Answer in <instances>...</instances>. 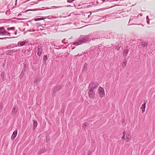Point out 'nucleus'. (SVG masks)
<instances>
[{
	"mask_svg": "<svg viewBox=\"0 0 155 155\" xmlns=\"http://www.w3.org/2000/svg\"><path fill=\"white\" fill-rule=\"evenodd\" d=\"M139 15L140 16H142V13H140L139 14Z\"/></svg>",
	"mask_w": 155,
	"mask_h": 155,
	"instance_id": "nucleus-47",
	"label": "nucleus"
},
{
	"mask_svg": "<svg viewBox=\"0 0 155 155\" xmlns=\"http://www.w3.org/2000/svg\"><path fill=\"white\" fill-rule=\"evenodd\" d=\"M147 24H150V23H149L150 21H149V20H147Z\"/></svg>",
	"mask_w": 155,
	"mask_h": 155,
	"instance_id": "nucleus-39",
	"label": "nucleus"
},
{
	"mask_svg": "<svg viewBox=\"0 0 155 155\" xmlns=\"http://www.w3.org/2000/svg\"><path fill=\"white\" fill-rule=\"evenodd\" d=\"M7 38V37H5V38H1V39H5V40H6V39L7 38Z\"/></svg>",
	"mask_w": 155,
	"mask_h": 155,
	"instance_id": "nucleus-33",
	"label": "nucleus"
},
{
	"mask_svg": "<svg viewBox=\"0 0 155 155\" xmlns=\"http://www.w3.org/2000/svg\"><path fill=\"white\" fill-rule=\"evenodd\" d=\"M111 45H112V46H113V44H111Z\"/></svg>",
	"mask_w": 155,
	"mask_h": 155,
	"instance_id": "nucleus-60",
	"label": "nucleus"
},
{
	"mask_svg": "<svg viewBox=\"0 0 155 155\" xmlns=\"http://www.w3.org/2000/svg\"><path fill=\"white\" fill-rule=\"evenodd\" d=\"M123 135H124L125 136V135L126 134V132L125 131H124L123 133Z\"/></svg>",
	"mask_w": 155,
	"mask_h": 155,
	"instance_id": "nucleus-38",
	"label": "nucleus"
},
{
	"mask_svg": "<svg viewBox=\"0 0 155 155\" xmlns=\"http://www.w3.org/2000/svg\"><path fill=\"white\" fill-rule=\"evenodd\" d=\"M17 134V130H15L13 133L12 136H11V139L12 140H13L16 137V135Z\"/></svg>",
	"mask_w": 155,
	"mask_h": 155,
	"instance_id": "nucleus-9",
	"label": "nucleus"
},
{
	"mask_svg": "<svg viewBox=\"0 0 155 155\" xmlns=\"http://www.w3.org/2000/svg\"><path fill=\"white\" fill-rule=\"evenodd\" d=\"M128 52V49H125L123 52V55L124 56H126Z\"/></svg>",
	"mask_w": 155,
	"mask_h": 155,
	"instance_id": "nucleus-16",
	"label": "nucleus"
},
{
	"mask_svg": "<svg viewBox=\"0 0 155 155\" xmlns=\"http://www.w3.org/2000/svg\"><path fill=\"white\" fill-rule=\"evenodd\" d=\"M125 122V120L124 119L122 120V123H124Z\"/></svg>",
	"mask_w": 155,
	"mask_h": 155,
	"instance_id": "nucleus-46",
	"label": "nucleus"
},
{
	"mask_svg": "<svg viewBox=\"0 0 155 155\" xmlns=\"http://www.w3.org/2000/svg\"><path fill=\"white\" fill-rule=\"evenodd\" d=\"M91 40V39L90 38V36L89 35L87 36L81 35L79 37L77 41L73 43V45L78 46L84 43L89 42Z\"/></svg>",
	"mask_w": 155,
	"mask_h": 155,
	"instance_id": "nucleus-1",
	"label": "nucleus"
},
{
	"mask_svg": "<svg viewBox=\"0 0 155 155\" xmlns=\"http://www.w3.org/2000/svg\"><path fill=\"white\" fill-rule=\"evenodd\" d=\"M83 155H85V154H83Z\"/></svg>",
	"mask_w": 155,
	"mask_h": 155,
	"instance_id": "nucleus-61",
	"label": "nucleus"
},
{
	"mask_svg": "<svg viewBox=\"0 0 155 155\" xmlns=\"http://www.w3.org/2000/svg\"><path fill=\"white\" fill-rule=\"evenodd\" d=\"M67 41H68V40H66V39L64 38L62 40V42L63 43L66 44V43H68V42Z\"/></svg>",
	"mask_w": 155,
	"mask_h": 155,
	"instance_id": "nucleus-19",
	"label": "nucleus"
},
{
	"mask_svg": "<svg viewBox=\"0 0 155 155\" xmlns=\"http://www.w3.org/2000/svg\"><path fill=\"white\" fill-rule=\"evenodd\" d=\"M68 2H69V3H71V2L69 1V0H68Z\"/></svg>",
	"mask_w": 155,
	"mask_h": 155,
	"instance_id": "nucleus-51",
	"label": "nucleus"
},
{
	"mask_svg": "<svg viewBox=\"0 0 155 155\" xmlns=\"http://www.w3.org/2000/svg\"><path fill=\"white\" fill-rule=\"evenodd\" d=\"M6 21V19H1V22H0L1 23H3V22H5Z\"/></svg>",
	"mask_w": 155,
	"mask_h": 155,
	"instance_id": "nucleus-28",
	"label": "nucleus"
},
{
	"mask_svg": "<svg viewBox=\"0 0 155 155\" xmlns=\"http://www.w3.org/2000/svg\"><path fill=\"white\" fill-rule=\"evenodd\" d=\"M91 15V14L90 15H88V18H89L90 17V15Z\"/></svg>",
	"mask_w": 155,
	"mask_h": 155,
	"instance_id": "nucleus-53",
	"label": "nucleus"
},
{
	"mask_svg": "<svg viewBox=\"0 0 155 155\" xmlns=\"http://www.w3.org/2000/svg\"><path fill=\"white\" fill-rule=\"evenodd\" d=\"M127 62V61H123V62L122 63V66H125L126 65V64Z\"/></svg>",
	"mask_w": 155,
	"mask_h": 155,
	"instance_id": "nucleus-22",
	"label": "nucleus"
},
{
	"mask_svg": "<svg viewBox=\"0 0 155 155\" xmlns=\"http://www.w3.org/2000/svg\"><path fill=\"white\" fill-rule=\"evenodd\" d=\"M15 37H13V38H15Z\"/></svg>",
	"mask_w": 155,
	"mask_h": 155,
	"instance_id": "nucleus-62",
	"label": "nucleus"
},
{
	"mask_svg": "<svg viewBox=\"0 0 155 155\" xmlns=\"http://www.w3.org/2000/svg\"><path fill=\"white\" fill-rule=\"evenodd\" d=\"M94 40H95V38H92V40L93 41H94Z\"/></svg>",
	"mask_w": 155,
	"mask_h": 155,
	"instance_id": "nucleus-54",
	"label": "nucleus"
},
{
	"mask_svg": "<svg viewBox=\"0 0 155 155\" xmlns=\"http://www.w3.org/2000/svg\"><path fill=\"white\" fill-rule=\"evenodd\" d=\"M146 107V105L145 104H142L140 108L142 110V113H144L145 111V109Z\"/></svg>",
	"mask_w": 155,
	"mask_h": 155,
	"instance_id": "nucleus-14",
	"label": "nucleus"
},
{
	"mask_svg": "<svg viewBox=\"0 0 155 155\" xmlns=\"http://www.w3.org/2000/svg\"><path fill=\"white\" fill-rule=\"evenodd\" d=\"M15 27H11V28H7V29L8 30H13V29H15Z\"/></svg>",
	"mask_w": 155,
	"mask_h": 155,
	"instance_id": "nucleus-24",
	"label": "nucleus"
},
{
	"mask_svg": "<svg viewBox=\"0 0 155 155\" xmlns=\"http://www.w3.org/2000/svg\"><path fill=\"white\" fill-rule=\"evenodd\" d=\"M7 34V31L4 29V27H1V35H5Z\"/></svg>",
	"mask_w": 155,
	"mask_h": 155,
	"instance_id": "nucleus-5",
	"label": "nucleus"
},
{
	"mask_svg": "<svg viewBox=\"0 0 155 155\" xmlns=\"http://www.w3.org/2000/svg\"><path fill=\"white\" fill-rule=\"evenodd\" d=\"M2 79H5L4 78V72H2Z\"/></svg>",
	"mask_w": 155,
	"mask_h": 155,
	"instance_id": "nucleus-25",
	"label": "nucleus"
},
{
	"mask_svg": "<svg viewBox=\"0 0 155 155\" xmlns=\"http://www.w3.org/2000/svg\"><path fill=\"white\" fill-rule=\"evenodd\" d=\"M122 139L124 140L125 139V136L123 135L122 137Z\"/></svg>",
	"mask_w": 155,
	"mask_h": 155,
	"instance_id": "nucleus-36",
	"label": "nucleus"
},
{
	"mask_svg": "<svg viewBox=\"0 0 155 155\" xmlns=\"http://www.w3.org/2000/svg\"><path fill=\"white\" fill-rule=\"evenodd\" d=\"M18 110V108H17V107L16 106H15L14 107L13 109L12 110V114L13 115H15L16 114Z\"/></svg>",
	"mask_w": 155,
	"mask_h": 155,
	"instance_id": "nucleus-11",
	"label": "nucleus"
},
{
	"mask_svg": "<svg viewBox=\"0 0 155 155\" xmlns=\"http://www.w3.org/2000/svg\"><path fill=\"white\" fill-rule=\"evenodd\" d=\"M87 64H85L84 65V66L83 69V70H84L86 69V67H87Z\"/></svg>",
	"mask_w": 155,
	"mask_h": 155,
	"instance_id": "nucleus-27",
	"label": "nucleus"
},
{
	"mask_svg": "<svg viewBox=\"0 0 155 155\" xmlns=\"http://www.w3.org/2000/svg\"><path fill=\"white\" fill-rule=\"evenodd\" d=\"M102 1V3H101V4L102 3L104 2H111L112 1H113L112 0H101Z\"/></svg>",
	"mask_w": 155,
	"mask_h": 155,
	"instance_id": "nucleus-20",
	"label": "nucleus"
},
{
	"mask_svg": "<svg viewBox=\"0 0 155 155\" xmlns=\"http://www.w3.org/2000/svg\"><path fill=\"white\" fill-rule=\"evenodd\" d=\"M46 150L45 148H44L43 149L41 150L38 152V153L39 154H41L42 153H44L46 151Z\"/></svg>",
	"mask_w": 155,
	"mask_h": 155,
	"instance_id": "nucleus-15",
	"label": "nucleus"
},
{
	"mask_svg": "<svg viewBox=\"0 0 155 155\" xmlns=\"http://www.w3.org/2000/svg\"><path fill=\"white\" fill-rule=\"evenodd\" d=\"M46 18H37L34 19L35 21H38L41 20H43Z\"/></svg>",
	"mask_w": 155,
	"mask_h": 155,
	"instance_id": "nucleus-17",
	"label": "nucleus"
},
{
	"mask_svg": "<svg viewBox=\"0 0 155 155\" xmlns=\"http://www.w3.org/2000/svg\"><path fill=\"white\" fill-rule=\"evenodd\" d=\"M49 141V139L47 137L46 138V142H48Z\"/></svg>",
	"mask_w": 155,
	"mask_h": 155,
	"instance_id": "nucleus-34",
	"label": "nucleus"
},
{
	"mask_svg": "<svg viewBox=\"0 0 155 155\" xmlns=\"http://www.w3.org/2000/svg\"><path fill=\"white\" fill-rule=\"evenodd\" d=\"M110 48V47H107V48Z\"/></svg>",
	"mask_w": 155,
	"mask_h": 155,
	"instance_id": "nucleus-56",
	"label": "nucleus"
},
{
	"mask_svg": "<svg viewBox=\"0 0 155 155\" xmlns=\"http://www.w3.org/2000/svg\"><path fill=\"white\" fill-rule=\"evenodd\" d=\"M87 123H84L83 124V128H86L87 126V124H87Z\"/></svg>",
	"mask_w": 155,
	"mask_h": 155,
	"instance_id": "nucleus-29",
	"label": "nucleus"
},
{
	"mask_svg": "<svg viewBox=\"0 0 155 155\" xmlns=\"http://www.w3.org/2000/svg\"><path fill=\"white\" fill-rule=\"evenodd\" d=\"M142 12H144V11H143V10H142Z\"/></svg>",
	"mask_w": 155,
	"mask_h": 155,
	"instance_id": "nucleus-57",
	"label": "nucleus"
},
{
	"mask_svg": "<svg viewBox=\"0 0 155 155\" xmlns=\"http://www.w3.org/2000/svg\"><path fill=\"white\" fill-rule=\"evenodd\" d=\"M49 16H48V17H47V18H48Z\"/></svg>",
	"mask_w": 155,
	"mask_h": 155,
	"instance_id": "nucleus-58",
	"label": "nucleus"
},
{
	"mask_svg": "<svg viewBox=\"0 0 155 155\" xmlns=\"http://www.w3.org/2000/svg\"><path fill=\"white\" fill-rule=\"evenodd\" d=\"M147 44L145 42H143L142 43V45L143 47H145L147 46Z\"/></svg>",
	"mask_w": 155,
	"mask_h": 155,
	"instance_id": "nucleus-21",
	"label": "nucleus"
},
{
	"mask_svg": "<svg viewBox=\"0 0 155 155\" xmlns=\"http://www.w3.org/2000/svg\"><path fill=\"white\" fill-rule=\"evenodd\" d=\"M126 142H129L131 139V137L130 134H127L126 137Z\"/></svg>",
	"mask_w": 155,
	"mask_h": 155,
	"instance_id": "nucleus-13",
	"label": "nucleus"
},
{
	"mask_svg": "<svg viewBox=\"0 0 155 155\" xmlns=\"http://www.w3.org/2000/svg\"><path fill=\"white\" fill-rule=\"evenodd\" d=\"M17 50L13 49L7 51H6V54L9 55H11L12 53L17 51Z\"/></svg>",
	"mask_w": 155,
	"mask_h": 155,
	"instance_id": "nucleus-8",
	"label": "nucleus"
},
{
	"mask_svg": "<svg viewBox=\"0 0 155 155\" xmlns=\"http://www.w3.org/2000/svg\"><path fill=\"white\" fill-rule=\"evenodd\" d=\"M27 31L31 32L32 31L31 30H27Z\"/></svg>",
	"mask_w": 155,
	"mask_h": 155,
	"instance_id": "nucleus-43",
	"label": "nucleus"
},
{
	"mask_svg": "<svg viewBox=\"0 0 155 155\" xmlns=\"http://www.w3.org/2000/svg\"><path fill=\"white\" fill-rule=\"evenodd\" d=\"M28 43V41H27L26 40H25L23 41H19L18 42V44L19 46H22L24 45H25V44H27Z\"/></svg>",
	"mask_w": 155,
	"mask_h": 155,
	"instance_id": "nucleus-6",
	"label": "nucleus"
},
{
	"mask_svg": "<svg viewBox=\"0 0 155 155\" xmlns=\"http://www.w3.org/2000/svg\"><path fill=\"white\" fill-rule=\"evenodd\" d=\"M37 124L38 123L37 121L36 120H34V121L33 128H34V127L35 129V127L37 126Z\"/></svg>",
	"mask_w": 155,
	"mask_h": 155,
	"instance_id": "nucleus-18",
	"label": "nucleus"
},
{
	"mask_svg": "<svg viewBox=\"0 0 155 155\" xmlns=\"http://www.w3.org/2000/svg\"><path fill=\"white\" fill-rule=\"evenodd\" d=\"M97 4L98 5H100V4L99 3V2H98L97 1Z\"/></svg>",
	"mask_w": 155,
	"mask_h": 155,
	"instance_id": "nucleus-48",
	"label": "nucleus"
},
{
	"mask_svg": "<svg viewBox=\"0 0 155 155\" xmlns=\"http://www.w3.org/2000/svg\"><path fill=\"white\" fill-rule=\"evenodd\" d=\"M87 155H92V153L90 151H89L88 152Z\"/></svg>",
	"mask_w": 155,
	"mask_h": 155,
	"instance_id": "nucleus-35",
	"label": "nucleus"
},
{
	"mask_svg": "<svg viewBox=\"0 0 155 155\" xmlns=\"http://www.w3.org/2000/svg\"><path fill=\"white\" fill-rule=\"evenodd\" d=\"M138 15L137 16H131L130 17L129 21V23H128L129 25H135V24H130V21H132L134 19L137 18H138Z\"/></svg>",
	"mask_w": 155,
	"mask_h": 155,
	"instance_id": "nucleus-10",
	"label": "nucleus"
},
{
	"mask_svg": "<svg viewBox=\"0 0 155 155\" xmlns=\"http://www.w3.org/2000/svg\"><path fill=\"white\" fill-rule=\"evenodd\" d=\"M98 86L97 83L95 82H91L89 84L88 87V90H95Z\"/></svg>",
	"mask_w": 155,
	"mask_h": 155,
	"instance_id": "nucleus-2",
	"label": "nucleus"
},
{
	"mask_svg": "<svg viewBox=\"0 0 155 155\" xmlns=\"http://www.w3.org/2000/svg\"><path fill=\"white\" fill-rule=\"evenodd\" d=\"M146 19H147V20H149V18H148V16H147L146 17Z\"/></svg>",
	"mask_w": 155,
	"mask_h": 155,
	"instance_id": "nucleus-42",
	"label": "nucleus"
},
{
	"mask_svg": "<svg viewBox=\"0 0 155 155\" xmlns=\"http://www.w3.org/2000/svg\"><path fill=\"white\" fill-rule=\"evenodd\" d=\"M113 7V6H111V7H108L107 8H112V7Z\"/></svg>",
	"mask_w": 155,
	"mask_h": 155,
	"instance_id": "nucleus-52",
	"label": "nucleus"
},
{
	"mask_svg": "<svg viewBox=\"0 0 155 155\" xmlns=\"http://www.w3.org/2000/svg\"><path fill=\"white\" fill-rule=\"evenodd\" d=\"M36 25L38 26H41L40 24H37Z\"/></svg>",
	"mask_w": 155,
	"mask_h": 155,
	"instance_id": "nucleus-41",
	"label": "nucleus"
},
{
	"mask_svg": "<svg viewBox=\"0 0 155 155\" xmlns=\"http://www.w3.org/2000/svg\"><path fill=\"white\" fill-rule=\"evenodd\" d=\"M147 100H144V104H145V105L146 104V103L147 102Z\"/></svg>",
	"mask_w": 155,
	"mask_h": 155,
	"instance_id": "nucleus-37",
	"label": "nucleus"
},
{
	"mask_svg": "<svg viewBox=\"0 0 155 155\" xmlns=\"http://www.w3.org/2000/svg\"><path fill=\"white\" fill-rule=\"evenodd\" d=\"M62 87L61 85L55 86L53 92L54 93L56 92L59 90Z\"/></svg>",
	"mask_w": 155,
	"mask_h": 155,
	"instance_id": "nucleus-7",
	"label": "nucleus"
},
{
	"mask_svg": "<svg viewBox=\"0 0 155 155\" xmlns=\"http://www.w3.org/2000/svg\"><path fill=\"white\" fill-rule=\"evenodd\" d=\"M7 35H8L9 36H10V33H7Z\"/></svg>",
	"mask_w": 155,
	"mask_h": 155,
	"instance_id": "nucleus-45",
	"label": "nucleus"
},
{
	"mask_svg": "<svg viewBox=\"0 0 155 155\" xmlns=\"http://www.w3.org/2000/svg\"><path fill=\"white\" fill-rule=\"evenodd\" d=\"M68 24H71V23H68Z\"/></svg>",
	"mask_w": 155,
	"mask_h": 155,
	"instance_id": "nucleus-55",
	"label": "nucleus"
},
{
	"mask_svg": "<svg viewBox=\"0 0 155 155\" xmlns=\"http://www.w3.org/2000/svg\"><path fill=\"white\" fill-rule=\"evenodd\" d=\"M17 31H15V35H16V34H17Z\"/></svg>",
	"mask_w": 155,
	"mask_h": 155,
	"instance_id": "nucleus-50",
	"label": "nucleus"
},
{
	"mask_svg": "<svg viewBox=\"0 0 155 155\" xmlns=\"http://www.w3.org/2000/svg\"><path fill=\"white\" fill-rule=\"evenodd\" d=\"M136 25H140V24H136Z\"/></svg>",
	"mask_w": 155,
	"mask_h": 155,
	"instance_id": "nucleus-59",
	"label": "nucleus"
},
{
	"mask_svg": "<svg viewBox=\"0 0 155 155\" xmlns=\"http://www.w3.org/2000/svg\"><path fill=\"white\" fill-rule=\"evenodd\" d=\"M48 58H47V55H45L44 56V58L43 59V60L44 61H46L47 60Z\"/></svg>",
	"mask_w": 155,
	"mask_h": 155,
	"instance_id": "nucleus-23",
	"label": "nucleus"
},
{
	"mask_svg": "<svg viewBox=\"0 0 155 155\" xmlns=\"http://www.w3.org/2000/svg\"><path fill=\"white\" fill-rule=\"evenodd\" d=\"M88 95L90 98L94 99L95 97V92L93 90H88Z\"/></svg>",
	"mask_w": 155,
	"mask_h": 155,
	"instance_id": "nucleus-4",
	"label": "nucleus"
},
{
	"mask_svg": "<svg viewBox=\"0 0 155 155\" xmlns=\"http://www.w3.org/2000/svg\"><path fill=\"white\" fill-rule=\"evenodd\" d=\"M38 81V79L37 78H36L35 80V81L34 82V84H35V83H36Z\"/></svg>",
	"mask_w": 155,
	"mask_h": 155,
	"instance_id": "nucleus-30",
	"label": "nucleus"
},
{
	"mask_svg": "<svg viewBox=\"0 0 155 155\" xmlns=\"http://www.w3.org/2000/svg\"><path fill=\"white\" fill-rule=\"evenodd\" d=\"M61 6H52L51 7V8H61Z\"/></svg>",
	"mask_w": 155,
	"mask_h": 155,
	"instance_id": "nucleus-26",
	"label": "nucleus"
},
{
	"mask_svg": "<svg viewBox=\"0 0 155 155\" xmlns=\"http://www.w3.org/2000/svg\"><path fill=\"white\" fill-rule=\"evenodd\" d=\"M64 108L63 107L62 108L61 110V112L62 113H63L64 111Z\"/></svg>",
	"mask_w": 155,
	"mask_h": 155,
	"instance_id": "nucleus-31",
	"label": "nucleus"
},
{
	"mask_svg": "<svg viewBox=\"0 0 155 155\" xmlns=\"http://www.w3.org/2000/svg\"><path fill=\"white\" fill-rule=\"evenodd\" d=\"M32 31H35V30L34 29H33L32 30H31Z\"/></svg>",
	"mask_w": 155,
	"mask_h": 155,
	"instance_id": "nucleus-49",
	"label": "nucleus"
},
{
	"mask_svg": "<svg viewBox=\"0 0 155 155\" xmlns=\"http://www.w3.org/2000/svg\"><path fill=\"white\" fill-rule=\"evenodd\" d=\"M98 93L101 97H104L105 96L104 91V88L100 87L98 89Z\"/></svg>",
	"mask_w": 155,
	"mask_h": 155,
	"instance_id": "nucleus-3",
	"label": "nucleus"
},
{
	"mask_svg": "<svg viewBox=\"0 0 155 155\" xmlns=\"http://www.w3.org/2000/svg\"><path fill=\"white\" fill-rule=\"evenodd\" d=\"M27 67V65L26 64H25L24 65V69H25L26 68V67Z\"/></svg>",
	"mask_w": 155,
	"mask_h": 155,
	"instance_id": "nucleus-40",
	"label": "nucleus"
},
{
	"mask_svg": "<svg viewBox=\"0 0 155 155\" xmlns=\"http://www.w3.org/2000/svg\"><path fill=\"white\" fill-rule=\"evenodd\" d=\"M11 48V47H10V46H8L7 47V48L9 49V48Z\"/></svg>",
	"mask_w": 155,
	"mask_h": 155,
	"instance_id": "nucleus-44",
	"label": "nucleus"
},
{
	"mask_svg": "<svg viewBox=\"0 0 155 155\" xmlns=\"http://www.w3.org/2000/svg\"><path fill=\"white\" fill-rule=\"evenodd\" d=\"M120 47L119 46H117L115 47V49L117 51L119 50L120 49Z\"/></svg>",
	"mask_w": 155,
	"mask_h": 155,
	"instance_id": "nucleus-32",
	"label": "nucleus"
},
{
	"mask_svg": "<svg viewBox=\"0 0 155 155\" xmlns=\"http://www.w3.org/2000/svg\"><path fill=\"white\" fill-rule=\"evenodd\" d=\"M42 48H38V51L37 52V54L38 56L41 55L42 52Z\"/></svg>",
	"mask_w": 155,
	"mask_h": 155,
	"instance_id": "nucleus-12",
	"label": "nucleus"
}]
</instances>
